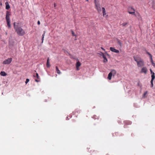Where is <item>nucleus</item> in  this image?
Instances as JSON below:
<instances>
[{
	"mask_svg": "<svg viewBox=\"0 0 155 155\" xmlns=\"http://www.w3.org/2000/svg\"><path fill=\"white\" fill-rule=\"evenodd\" d=\"M134 60L136 62L137 65L138 67H141L144 65V61L141 57L139 56H134Z\"/></svg>",
	"mask_w": 155,
	"mask_h": 155,
	"instance_id": "1",
	"label": "nucleus"
},
{
	"mask_svg": "<svg viewBox=\"0 0 155 155\" xmlns=\"http://www.w3.org/2000/svg\"><path fill=\"white\" fill-rule=\"evenodd\" d=\"M44 36L42 37V39H41V40H42V43H43V40H44Z\"/></svg>",
	"mask_w": 155,
	"mask_h": 155,
	"instance_id": "29",
	"label": "nucleus"
},
{
	"mask_svg": "<svg viewBox=\"0 0 155 155\" xmlns=\"http://www.w3.org/2000/svg\"><path fill=\"white\" fill-rule=\"evenodd\" d=\"M147 93H148V91H146L143 94V98L146 97V95H147Z\"/></svg>",
	"mask_w": 155,
	"mask_h": 155,
	"instance_id": "19",
	"label": "nucleus"
},
{
	"mask_svg": "<svg viewBox=\"0 0 155 155\" xmlns=\"http://www.w3.org/2000/svg\"><path fill=\"white\" fill-rule=\"evenodd\" d=\"M81 63L79 61H78L76 64V69L77 70H79V67L81 66Z\"/></svg>",
	"mask_w": 155,
	"mask_h": 155,
	"instance_id": "8",
	"label": "nucleus"
},
{
	"mask_svg": "<svg viewBox=\"0 0 155 155\" xmlns=\"http://www.w3.org/2000/svg\"><path fill=\"white\" fill-rule=\"evenodd\" d=\"M147 53L148 54V55L150 56V57H152V56L151 55V54L149 52L147 51Z\"/></svg>",
	"mask_w": 155,
	"mask_h": 155,
	"instance_id": "26",
	"label": "nucleus"
},
{
	"mask_svg": "<svg viewBox=\"0 0 155 155\" xmlns=\"http://www.w3.org/2000/svg\"><path fill=\"white\" fill-rule=\"evenodd\" d=\"M143 67L141 68L140 73H144V74H146L148 72L147 69L146 67Z\"/></svg>",
	"mask_w": 155,
	"mask_h": 155,
	"instance_id": "5",
	"label": "nucleus"
},
{
	"mask_svg": "<svg viewBox=\"0 0 155 155\" xmlns=\"http://www.w3.org/2000/svg\"><path fill=\"white\" fill-rule=\"evenodd\" d=\"M0 74L2 76H5L7 75V74L4 71H1Z\"/></svg>",
	"mask_w": 155,
	"mask_h": 155,
	"instance_id": "15",
	"label": "nucleus"
},
{
	"mask_svg": "<svg viewBox=\"0 0 155 155\" xmlns=\"http://www.w3.org/2000/svg\"><path fill=\"white\" fill-rule=\"evenodd\" d=\"M54 7H55L56 6V4L55 3H54Z\"/></svg>",
	"mask_w": 155,
	"mask_h": 155,
	"instance_id": "34",
	"label": "nucleus"
},
{
	"mask_svg": "<svg viewBox=\"0 0 155 155\" xmlns=\"http://www.w3.org/2000/svg\"><path fill=\"white\" fill-rule=\"evenodd\" d=\"M101 49H103V50H105L103 48H102V47H101Z\"/></svg>",
	"mask_w": 155,
	"mask_h": 155,
	"instance_id": "33",
	"label": "nucleus"
},
{
	"mask_svg": "<svg viewBox=\"0 0 155 155\" xmlns=\"http://www.w3.org/2000/svg\"><path fill=\"white\" fill-rule=\"evenodd\" d=\"M110 50L112 52H114L117 53H119V50H117L116 49L112 47L110 48Z\"/></svg>",
	"mask_w": 155,
	"mask_h": 155,
	"instance_id": "7",
	"label": "nucleus"
},
{
	"mask_svg": "<svg viewBox=\"0 0 155 155\" xmlns=\"http://www.w3.org/2000/svg\"><path fill=\"white\" fill-rule=\"evenodd\" d=\"M127 24V23H123L122 24V25L123 26H125Z\"/></svg>",
	"mask_w": 155,
	"mask_h": 155,
	"instance_id": "25",
	"label": "nucleus"
},
{
	"mask_svg": "<svg viewBox=\"0 0 155 155\" xmlns=\"http://www.w3.org/2000/svg\"><path fill=\"white\" fill-rule=\"evenodd\" d=\"M56 70L57 73L58 74H60L61 73V72L59 70L57 66H56Z\"/></svg>",
	"mask_w": 155,
	"mask_h": 155,
	"instance_id": "11",
	"label": "nucleus"
},
{
	"mask_svg": "<svg viewBox=\"0 0 155 155\" xmlns=\"http://www.w3.org/2000/svg\"><path fill=\"white\" fill-rule=\"evenodd\" d=\"M131 9L133 11V12H130L129 11H128V13L132 15H134L135 14V12H134V9L133 8H131Z\"/></svg>",
	"mask_w": 155,
	"mask_h": 155,
	"instance_id": "14",
	"label": "nucleus"
},
{
	"mask_svg": "<svg viewBox=\"0 0 155 155\" xmlns=\"http://www.w3.org/2000/svg\"><path fill=\"white\" fill-rule=\"evenodd\" d=\"M47 66L48 68H49L50 66V65L49 62V58H48L47 60Z\"/></svg>",
	"mask_w": 155,
	"mask_h": 155,
	"instance_id": "12",
	"label": "nucleus"
},
{
	"mask_svg": "<svg viewBox=\"0 0 155 155\" xmlns=\"http://www.w3.org/2000/svg\"><path fill=\"white\" fill-rule=\"evenodd\" d=\"M151 79L152 80H154L155 78V74L154 73H152V74H151Z\"/></svg>",
	"mask_w": 155,
	"mask_h": 155,
	"instance_id": "17",
	"label": "nucleus"
},
{
	"mask_svg": "<svg viewBox=\"0 0 155 155\" xmlns=\"http://www.w3.org/2000/svg\"><path fill=\"white\" fill-rule=\"evenodd\" d=\"M94 2L95 4V8L98 12L99 13L101 11V5L99 3L98 0H94Z\"/></svg>",
	"mask_w": 155,
	"mask_h": 155,
	"instance_id": "3",
	"label": "nucleus"
},
{
	"mask_svg": "<svg viewBox=\"0 0 155 155\" xmlns=\"http://www.w3.org/2000/svg\"><path fill=\"white\" fill-rule=\"evenodd\" d=\"M150 59L151 62L152 64L153 65V66H154V65L153 64H154V63L153 61V59H152V57H150Z\"/></svg>",
	"mask_w": 155,
	"mask_h": 155,
	"instance_id": "20",
	"label": "nucleus"
},
{
	"mask_svg": "<svg viewBox=\"0 0 155 155\" xmlns=\"http://www.w3.org/2000/svg\"><path fill=\"white\" fill-rule=\"evenodd\" d=\"M67 119H68V117H67Z\"/></svg>",
	"mask_w": 155,
	"mask_h": 155,
	"instance_id": "38",
	"label": "nucleus"
},
{
	"mask_svg": "<svg viewBox=\"0 0 155 155\" xmlns=\"http://www.w3.org/2000/svg\"><path fill=\"white\" fill-rule=\"evenodd\" d=\"M90 148H89V149L88 150V151H89V150H90Z\"/></svg>",
	"mask_w": 155,
	"mask_h": 155,
	"instance_id": "35",
	"label": "nucleus"
},
{
	"mask_svg": "<svg viewBox=\"0 0 155 155\" xmlns=\"http://www.w3.org/2000/svg\"><path fill=\"white\" fill-rule=\"evenodd\" d=\"M35 81L37 82H38L39 81L37 79H35Z\"/></svg>",
	"mask_w": 155,
	"mask_h": 155,
	"instance_id": "32",
	"label": "nucleus"
},
{
	"mask_svg": "<svg viewBox=\"0 0 155 155\" xmlns=\"http://www.w3.org/2000/svg\"><path fill=\"white\" fill-rule=\"evenodd\" d=\"M6 19L7 21H10L9 16H6Z\"/></svg>",
	"mask_w": 155,
	"mask_h": 155,
	"instance_id": "21",
	"label": "nucleus"
},
{
	"mask_svg": "<svg viewBox=\"0 0 155 155\" xmlns=\"http://www.w3.org/2000/svg\"><path fill=\"white\" fill-rule=\"evenodd\" d=\"M38 25H39L40 24V21H38Z\"/></svg>",
	"mask_w": 155,
	"mask_h": 155,
	"instance_id": "30",
	"label": "nucleus"
},
{
	"mask_svg": "<svg viewBox=\"0 0 155 155\" xmlns=\"http://www.w3.org/2000/svg\"><path fill=\"white\" fill-rule=\"evenodd\" d=\"M153 80H151V81H150V82L151 84V87H153Z\"/></svg>",
	"mask_w": 155,
	"mask_h": 155,
	"instance_id": "23",
	"label": "nucleus"
},
{
	"mask_svg": "<svg viewBox=\"0 0 155 155\" xmlns=\"http://www.w3.org/2000/svg\"><path fill=\"white\" fill-rule=\"evenodd\" d=\"M5 8L7 10L9 9L10 8V6L9 5V3L8 2H7L5 3Z\"/></svg>",
	"mask_w": 155,
	"mask_h": 155,
	"instance_id": "9",
	"label": "nucleus"
},
{
	"mask_svg": "<svg viewBox=\"0 0 155 155\" xmlns=\"http://www.w3.org/2000/svg\"><path fill=\"white\" fill-rule=\"evenodd\" d=\"M150 71L151 74H152V73H154V72H153L151 69H150Z\"/></svg>",
	"mask_w": 155,
	"mask_h": 155,
	"instance_id": "27",
	"label": "nucleus"
},
{
	"mask_svg": "<svg viewBox=\"0 0 155 155\" xmlns=\"http://www.w3.org/2000/svg\"><path fill=\"white\" fill-rule=\"evenodd\" d=\"M153 64L155 66V64L154 63V64Z\"/></svg>",
	"mask_w": 155,
	"mask_h": 155,
	"instance_id": "36",
	"label": "nucleus"
},
{
	"mask_svg": "<svg viewBox=\"0 0 155 155\" xmlns=\"http://www.w3.org/2000/svg\"><path fill=\"white\" fill-rule=\"evenodd\" d=\"M34 77H36L38 79H40V78H39V75H38V73H36V75H33Z\"/></svg>",
	"mask_w": 155,
	"mask_h": 155,
	"instance_id": "18",
	"label": "nucleus"
},
{
	"mask_svg": "<svg viewBox=\"0 0 155 155\" xmlns=\"http://www.w3.org/2000/svg\"><path fill=\"white\" fill-rule=\"evenodd\" d=\"M3 94V93H2V94Z\"/></svg>",
	"mask_w": 155,
	"mask_h": 155,
	"instance_id": "37",
	"label": "nucleus"
},
{
	"mask_svg": "<svg viewBox=\"0 0 155 155\" xmlns=\"http://www.w3.org/2000/svg\"><path fill=\"white\" fill-rule=\"evenodd\" d=\"M102 9L103 12V16H104L106 15V10L104 7H102Z\"/></svg>",
	"mask_w": 155,
	"mask_h": 155,
	"instance_id": "10",
	"label": "nucleus"
},
{
	"mask_svg": "<svg viewBox=\"0 0 155 155\" xmlns=\"http://www.w3.org/2000/svg\"><path fill=\"white\" fill-rule=\"evenodd\" d=\"M116 71L114 70H113L111 71V72L109 73L108 74L107 78L110 80L111 79V77L112 75L114 76L116 74Z\"/></svg>",
	"mask_w": 155,
	"mask_h": 155,
	"instance_id": "4",
	"label": "nucleus"
},
{
	"mask_svg": "<svg viewBox=\"0 0 155 155\" xmlns=\"http://www.w3.org/2000/svg\"><path fill=\"white\" fill-rule=\"evenodd\" d=\"M29 81V80L28 79H26L25 83L26 84Z\"/></svg>",
	"mask_w": 155,
	"mask_h": 155,
	"instance_id": "24",
	"label": "nucleus"
},
{
	"mask_svg": "<svg viewBox=\"0 0 155 155\" xmlns=\"http://www.w3.org/2000/svg\"><path fill=\"white\" fill-rule=\"evenodd\" d=\"M14 26L15 31L18 35L22 36L25 34V32L24 30L18 25H16L15 22L14 23Z\"/></svg>",
	"mask_w": 155,
	"mask_h": 155,
	"instance_id": "2",
	"label": "nucleus"
},
{
	"mask_svg": "<svg viewBox=\"0 0 155 155\" xmlns=\"http://www.w3.org/2000/svg\"><path fill=\"white\" fill-rule=\"evenodd\" d=\"M12 61V58H8L7 60H6L3 61V64H9Z\"/></svg>",
	"mask_w": 155,
	"mask_h": 155,
	"instance_id": "6",
	"label": "nucleus"
},
{
	"mask_svg": "<svg viewBox=\"0 0 155 155\" xmlns=\"http://www.w3.org/2000/svg\"><path fill=\"white\" fill-rule=\"evenodd\" d=\"M10 21H7V26L9 28H10L11 27Z\"/></svg>",
	"mask_w": 155,
	"mask_h": 155,
	"instance_id": "16",
	"label": "nucleus"
},
{
	"mask_svg": "<svg viewBox=\"0 0 155 155\" xmlns=\"http://www.w3.org/2000/svg\"><path fill=\"white\" fill-rule=\"evenodd\" d=\"M10 12L8 11H7L6 16H9L10 15Z\"/></svg>",
	"mask_w": 155,
	"mask_h": 155,
	"instance_id": "22",
	"label": "nucleus"
},
{
	"mask_svg": "<svg viewBox=\"0 0 155 155\" xmlns=\"http://www.w3.org/2000/svg\"><path fill=\"white\" fill-rule=\"evenodd\" d=\"M72 33L73 36H75V35L74 34V33L73 31H72Z\"/></svg>",
	"mask_w": 155,
	"mask_h": 155,
	"instance_id": "28",
	"label": "nucleus"
},
{
	"mask_svg": "<svg viewBox=\"0 0 155 155\" xmlns=\"http://www.w3.org/2000/svg\"><path fill=\"white\" fill-rule=\"evenodd\" d=\"M86 1H87V0H86Z\"/></svg>",
	"mask_w": 155,
	"mask_h": 155,
	"instance_id": "39",
	"label": "nucleus"
},
{
	"mask_svg": "<svg viewBox=\"0 0 155 155\" xmlns=\"http://www.w3.org/2000/svg\"><path fill=\"white\" fill-rule=\"evenodd\" d=\"M45 33H44L42 35V37L44 36H44L45 35Z\"/></svg>",
	"mask_w": 155,
	"mask_h": 155,
	"instance_id": "31",
	"label": "nucleus"
},
{
	"mask_svg": "<svg viewBox=\"0 0 155 155\" xmlns=\"http://www.w3.org/2000/svg\"><path fill=\"white\" fill-rule=\"evenodd\" d=\"M102 54H103V58H104V62H106L107 61V59L105 56L104 55V54L103 53H102Z\"/></svg>",
	"mask_w": 155,
	"mask_h": 155,
	"instance_id": "13",
	"label": "nucleus"
}]
</instances>
